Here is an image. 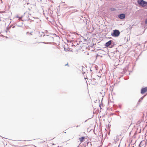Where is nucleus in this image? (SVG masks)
<instances>
[{
	"instance_id": "obj_1",
	"label": "nucleus",
	"mask_w": 147,
	"mask_h": 147,
	"mask_svg": "<svg viewBox=\"0 0 147 147\" xmlns=\"http://www.w3.org/2000/svg\"><path fill=\"white\" fill-rule=\"evenodd\" d=\"M137 2L142 7H145L147 6V2L143 0H138Z\"/></svg>"
},
{
	"instance_id": "obj_2",
	"label": "nucleus",
	"mask_w": 147,
	"mask_h": 147,
	"mask_svg": "<svg viewBox=\"0 0 147 147\" xmlns=\"http://www.w3.org/2000/svg\"><path fill=\"white\" fill-rule=\"evenodd\" d=\"M120 34V32L119 30H115L113 31V33L112 34V35L113 36L117 37Z\"/></svg>"
},
{
	"instance_id": "obj_3",
	"label": "nucleus",
	"mask_w": 147,
	"mask_h": 147,
	"mask_svg": "<svg viewBox=\"0 0 147 147\" xmlns=\"http://www.w3.org/2000/svg\"><path fill=\"white\" fill-rule=\"evenodd\" d=\"M146 92H147V87H146L141 89V93L142 94H143Z\"/></svg>"
},
{
	"instance_id": "obj_4",
	"label": "nucleus",
	"mask_w": 147,
	"mask_h": 147,
	"mask_svg": "<svg viewBox=\"0 0 147 147\" xmlns=\"http://www.w3.org/2000/svg\"><path fill=\"white\" fill-rule=\"evenodd\" d=\"M111 41H112L111 40H110L106 42L105 45V46L107 47H108L111 44Z\"/></svg>"
},
{
	"instance_id": "obj_5",
	"label": "nucleus",
	"mask_w": 147,
	"mask_h": 147,
	"mask_svg": "<svg viewBox=\"0 0 147 147\" xmlns=\"http://www.w3.org/2000/svg\"><path fill=\"white\" fill-rule=\"evenodd\" d=\"M119 17L121 19H123L125 17V14H121L119 16Z\"/></svg>"
},
{
	"instance_id": "obj_6",
	"label": "nucleus",
	"mask_w": 147,
	"mask_h": 147,
	"mask_svg": "<svg viewBox=\"0 0 147 147\" xmlns=\"http://www.w3.org/2000/svg\"><path fill=\"white\" fill-rule=\"evenodd\" d=\"M85 138L84 137H82L80 138L79 140L81 142H82L84 141Z\"/></svg>"
},
{
	"instance_id": "obj_7",
	"label": "nucleus",
	"mask_w": 147,
	"mask_h": 147,
	"mask_svg": "<svg viewBox=\"0 0 147 147\" xmlns=\"http://www.w3.org/2000/svg\"><path fill=\"white\" fill-rule=\"evenodd\" d=\"M16 17L17 18H18V20L19 21H20L21 20L22 18V17H19L18 16H16Z\"/></svg>"
},
{
	"instance_id": "obj_8",
	"label": "nucleus",
	"mask_w": 147,
	"mask_h": 147,
	"mask_svg": "<svg viewBox=\"0 0 147 147\" xmlns=\"http://www.w3.org/2000/svg\"><path fill=\"white\" fill-rule=\"evenodd\" d=\"M145 23L146 24H147V19L145 21Z\"/></svg>"
},
{
	"instance_id": "obj_9",
	"label": "nucleus",
	"mask_w": 147,
	"mask_h": 147,
	"mask_svg": "<svg viewBox=\"0 0 147 147\" xmlns=\"http://www.w3.org/2000/svg\"><path fill=\"white\" fill-rule=\"evenodd\" d=\"M68 65V63H67V64H65V65Z\"/></svg>"
},
{
	"instance_id": "obj_10",
	"label": "nucleus",
	"mask_w": 147,
	"mask_h": 147,
	"mask_svg": "<svg viewBox=\"0 0 147 147\" xmlns=\"http://www.w3.org/2000/svg\"><path fill=\"white\" fill-rule=\"evenodd\" d=\"M76 127H78V126H76Z\"/></svg>"
}]
</instances>
